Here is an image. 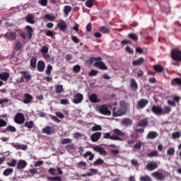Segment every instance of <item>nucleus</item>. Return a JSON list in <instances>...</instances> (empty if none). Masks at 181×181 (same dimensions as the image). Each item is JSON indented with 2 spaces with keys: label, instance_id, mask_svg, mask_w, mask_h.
<instances>
[{
  "label": "nucleus",
  "instance_id": "26",
  "mask_svg": "<svg viewBox=\"0 0 181 181\" xmlns=\"http://www.w3.org/2000/svg\"><path fill=\"white\" fill-rule=\"evenodd\" d=\"M6 132H16V127L8 125L5 130L3 131L4 134H6Z\"/></svg>",
  "mask_w": 181,
  "mask_h": 181
},
{
  "label": "nucleus",
  "instance_id": "49",
  "mask_svg": "<svg viewBox=\"0 0 181 181\" xmlns=\"http://www.w3.org/2000/svg\"><path fill=\"white\" fill-rule=\"evenodd\" d=\"M44 19H47V21H53L56 19V17L51 16L50 14H45L44 16Z\"/></svg>",
  "mask_w": 181,
  "mask_h": 181
},
{
  "label": "nucleus",
  "instance_id": "55",
  "mask_svg": "<svg viewBox=\"0 0 181 181\" xmlns=\"http://www.w3.org/2000/svg\"><path fill=\"white\" fill-rule=\"evenodd\" d=\"M167 153L168 155H169V156H173V155H175V148H168L167 151Z\"/></svg>",
  "mask_w": 181,
  "mask_h": 181
},
{
  "label": "nucleus",
  "instance_id": "37",
  "mask_svg": "<svg viewBox=\"0 0 181 181\" xmlns=\"http://www.w3.org/2000/svg\"><path fill=\"white\" fill-rule=\"evenodd\" d=\"M113 134L117 136H124L125 135V132H123L122 131L118 129H115L113 130Z\"/></svg>",
  "mask_w": 181,
  "mask_h": 181
},
{
  "label": "nucleus",
  "instance_id": "57",
  "mask_svg": "<svg viewBox=\"0 0 181 181\" xmlns=\"http://www.w3.org/2000/svg\"><path fill=\"white\" fill-rule=\"evenodd\" d=\"M89 76L90 77H93V76H97L98 74V71L92 69L88 73Z\"/></svg>",
  "mask_w": 181,
  "mask_h": 181
},
{
  "label": "nucleus",
  "instance_id": "43",
  "mask_svg": "<svg viewBox=\"0 0 181 181\" xmlns=\"http://www.w3.org/2000/svg\"><path fill=\"white\" fill-rule=\"evenodd\" d=\"M100 32H101V33H110V28H108V27L106 26H102L99 28Z\"/></svg>",
  "mask_w": 181,
  "mask_h": 181
},
{
  "label": "nucleus",
  "instance_id": "53",
  "mask_svg": "<svg viewBox=\"0 0 181 181\" xmlns=\"http://www.w3.org/2000/svg\"><path fill=\"white\" fill-rule=\"evenodd\" d=\"M40 52L42 53V54H47V53H49V47L46 46H42Z\"/></svg>",
  "mask_w": 181,
  "mask_h": 181
},
{
  "label": "nucleus",
  "instance_id": "28",
  "mask_svg": "<svg viewBox=\"0 0 181 181\" xmlns=\"http://www.w3.org/2000/svg\"><path fill=\"white\" fill-rule=\"evenodd\" d=\"M145 62V59L143 57L139 58L137 60L132 62V66H141L142 63Z\"/></svg>",
  "mask_w": 181,
  "mask_h": 181
},
{
  "label": "nucleus",
  "instance_id": "18",
  "mask_svg": "<svg viewBox=\"0 0 181 181\" xmlns=\"http://www.w3.org/2000/svg\"><path fill=\"white\" fill-rule=\"evenodd\" d=\"M103 60V58L101 57H90L89 59L86 61V64H88V66H91L93 62H100Z\"/></svg>",
  "mask_w": 181,
  "mask_h": 181
},
{
  "label": "nucleus",
  "instance_id": "51",
  "mask_svg": "<svg viewBox=\"0 0 181 181\" xmlns=\"http://www.w3.org/2000/svg\"><path fill=\"white\" fill-rule=\"evenodd\" d=\"M110 139H112V141H124V139L121 138L119 136H117V134L111 136Z\"/></svg>",
  "mask_w": 181,
  "mask_h": 181
},
{
  "label": "nucleus",
  "instance_id": "2",
  "mask_svg": "<svg viewBox=\"0 0 181 181\" xmlns=\"http://www.w3.org/2000/svg\"><path fill=\"white\" fill-rule=\"evenodd\" d=\"M21 74H22V76H21L20 79L17 81V83H19V84L25 83V78L26 80V83H29V81L32 80V75H30V74H29L27 71H21Z\"/></svg>",
  "mask_w": 181,
  "mask_h": 181
},
{
  "label": "nucleus",
  "instance_id": "44",
  "mask_svg": "<svg viewBox=\"0 0 181 181\" xmlns=\"http://www.w3.org/2000/svg\"><path fill=\"white\" fill-rule=\"evenodd\" d=\"M90 172H88V176H93V175H97L98 173V170L95 168H90Z\"/></svg>",
  "mask_w": 181,
  "mask_h": 181
},
{
  "label": "nucleus",
  "instance_id": "35",
  "mask_svg": "<svg viewBox=\"0 0 181 181\" xmlns=\"http://www.w3.org/2000/svg\"><path fill=\"white\" fill-rule=\"evenodd\" d=\"M158 132H150L147 136V138L148 139H155L156 138H158Z\"/></svg>",
  "mask_w": 181,
  "mask_h": 181
},
{
  "label": "nucleus",
  "instance_id": "6",
  "mask_svg": "<svg viewBox=\"0 0 181 181\" xmlns=\"http://www.w3.org/2000/svg\"><path fill=\"white\" fill-rule=\"evenodd\" d=\"M151 176L156 179V180L163 181L166 178V176L163 174L159 170L157 172H154L151 174Z\"/></svg>",
  "mask_w": 181,
  "mask_h": 181
},
{
  "label": "nucleus",
  "instance_id": "41",
  "mask_svg": "<svg viewBox=\"0 0 181 181\" xmlns=\"http://www.w3.org/2000/svg\"><path fill=\"white\" fill-rule=\"evenodd\" d=\"M140 181H153L152 177H151L149 175H146L144 176H141L139 177Z\"/></svg>",
  "mask_w": 181,
  "mask_h": 181
},
{
  "label": "nucleus",
  "instance_id": "8",
  "mask_svg": "<svg viewBox=\"0 0 181 181\" xmlns=\"http://www.w3.org/2000/svg\"><path fill=\"white\" fill-rule=\"evenodd\" d=\"M148 104H149V100L142 98L140 99L138 102H137V108L138 110L141 109H144L146 107V105H148Z\"/></svg>",
  "mask_w": 181,
  "mask_h": 181
},
{
  "label": "nucleus",
  "instance_id": "25",
  "mask_svg": "<svg viewBox=\"0 0 181 181\" xmlns=\"http://www.w3.org/2000/svg\"><path fill=\"white\" fill-rule=\"evenodd\" d=\"M172 111V107L169 106H164L163 108H162L161 115H166V114H170Z\"/></svg>",
  "mask_w": 181,
  "mask_h": 181
},
{
  "label": "nucleus",
  "instance_id": "48",
  "mask_svg": "<svg viewBox=\"0 0 181 181\" xmlns=\"http://www.w3.org/2000/svg\"><path fill=\"white\" fill-rule=\"evenodd\" d=\"M71 142H73V140H71V139L68 138V139H63L61 141V144L62 145H66L67 144H71Z\"/></svg>",
  "mask_w": 181,
  "mask_h": 181
},
{
  "label": "nucleus",
  "instance_id": "61",
  "mask_svg": "<svg viewBox=\"0 0 181 181\" xmlns=\"http://www.w3.org/2000/svg\"><path fill=\"white\" fill-rule=\"evenodd\" d=\"M101 129H103V128L100 125H95L92 127V131H94V132L101 131Z\"/></svg>",
  "mask_w": 181,
  "mask_h": 181
},
{
  "label": "nucleus",
  "instance_id": "47",
  "mask_svg": "<svg viewBox=\"0 0 181 181\" xmlns=\"http://www.w3.org/2000/svg\"><path fill=\"white\" fill-rule=\"evenodd\" d=\"M129 37L132 39V40H134V42H138V35L134 33H130L129 34Z\"/></svg>",
  "mask_w": 181,
  "mask_h": 181
},
{
  "label": "nucleus",
  "instance_id": "32",
  "mask_svg": "<svg viewBox=\"0 0 181 181\" xmlns=\"http://www.w3.org/2000/svg\"><path fill=\"white\" fill-rule=\"evenodd\" d=\"M122 124L125 125L126 127H129L130 125H132V120L129 118H125L122 120Z\"/></svg>",
  "mask_w": 181,
  "mask_h": 181
},
{
  "label": "nucleus",
  "instance_id": "31",
  "mask_svg": "<svg viewBox=\"0 0 181 181\" xmlns=\"http://www.w3.org/2000/svg\"><path fill=\"white\" fill-rule=\"evenodd\" d=\"M35 16L32 14H28L26 17V21L28 23H31V25L35 24Z\"/></svg>",
  "mask_w": 181,
  "mask_h": 181
},
{
  "label": "nucleus",
  "instance_id": "58",
  "mask_svg": "<svg viewBox=\"0 0 181 181\" xmlns=\"http://www.w3.org/2000/svg\"><path fill=\"white\" fill-rule=\"evenodd\" d=\"M8 166H11L12 168H15L16 166V160L13 159L11 162L7 163Z\"/></svg>",
  "mask_w": 181,
  "mask_h": 181
},
{
  "label": "nucleus",
  "instance_id": "50",
  "mask_svg": "<svg viewBox=\"0 0 181 181\" xmlns=\"http://www.w3.org/2000/svg\"><path fill=\"white\" fill-rule=\"evenodd\" d=\"M86 6H87V8L94 6V0H87L86 2Z\"/></svg>",
  "mask_w": 181,
  "mask_h": 181
},
{
  "label": "nucleus",
  "instance_id": "21",
  "mask_svg": "<svg viewBox=\"0 0 181 181\" xmlns=\"http://www.w3.org/2000/svg\"><path fill=\"white\" fill-rule=\"evenodd\" d=\"M32 100H33V96L29 93H25L24 94V100L23 103L24 104H30L32 103Z\"/></svg>",
  "mask_w": 181,
  "mask_h": 181
},
{
  "label": "nucleus",
  "instance_id": "30",
  "mask_svg": "<svg viewBox=\"0 0 181 181\" xmlns=\"http://www.w3.org/2000/svg\"><path fill=\"white\" fill-rule=\"evenodd\" d=\"M9 73L3 72L0 74V80H3V81H8V78H9Z\"/></svg>",
  "mask_w": 181,
  "mask_h": 181
},
{
  "label": "nucleus",
  "instance_id": "7",
  "mask_svg": "<svg viewBox=\"0 0 181 181\" xmlns=\"http://www.w3.org/2000/svg\"><path fill=\"white\" fill-rule=\"evenodd\" d=\"M16 124H22L25 122V116L22 113H17L14 117Z\"/></svg>",
  "mask_w": 181,
  "mask_h": 181
},
{
  "label": "nucleus",
  "instance_id": "60",
  "mask_svg": "<svg viewBox=\"0 0 181 181\" xmlns=\"http://www.w3.org/2000/svg\"><path fill=\"white\" fill-rule=\"evenodd\" d=\"M11 145L13 148H16V149H22V145L18 143H12Z\"/></svg>",
  "mask_w": 181,
  "mask_h": 181
},
{
  "label": "nucleus",
  "instance_id": "34",
  "mask_svg": "<svg viewBox=\"0 0 181 181\" xmlns=\"http://www.w3.org/2000/svg\"><path fill=\"white\" fill-rule=\"evenodd\" d=\"M36 63H37V58L33 57L30 61V66H31L33 69H36Z\"/></svg>",
  "mask_w": 181,
  "mask_h": 181
},
{
  "label": "nucleus",
  "instance_id": "45",
  "mask_svg": "<svg viewBox=\"0 0 181 181\" xmlns=\"http://www.w3.org/2000/svg\"><path fill=\"white\" fill-rule=\"evenodd\" d=\"M148 158H156L158 156V153L156 151H153L147 154Z\"/></svg>",
  "mask_w": 181,
  "mask_h": 181
},
{
  "label": "nucleus",
  "instance_id": "39",
  "mask_svg": "<svg viewBox=\"0 0 181 181\" xmlns=\"http://www.w3.org/2000/svg\"><path fill=\"white\" fill-rule=\"evenodd\" d=\"M63 92V85H59L57 84L55 85V93H57V94H60V93Z\"/></svg>",
  "mask_w": 181,
  "mask_h": 181
},
{
  "label": "nucleus",
  "instance_id": "56",
  "mask_svg": "<svg viewBox=\"0 0 181 181\" xmlns=\"http://www.w3.org/2000/svg\"><path fill=\"white\" fill-rule=\"evenodd\" d=\"M73 70L74 73H80V70H81V66H80V65H75L73 67Z\"/></svg>",
  "mask_w": 181,
  "mask_h": 181
},
{
  "label": "nucleus",
  "instance_id": "14",
  "mask_svg": "<svg viewBox=\"0 0 181 181\" xmlns=\"http://www.w3.org/2000/svg\"><path fill=\"white\" fill-rule=\"evenodd\" d=\"M93 151H95V152H98L100 155H103V156H106L107 155V151L100 146L93 147Z\"/></svg>",
  "mask_w": 181,
  "mask_h": 181
},
{
  "label": "nucleus",
  "instance_id": "63",
  "mask_svg": "<svg viewBox=\"0 0 181 181\" xmlns=\"http://www.w3.org/2000/svg\"><path fill=\"white\" fill-rule=\"evenodd\" d=\"M125 50L129 54H134V49H132V48H131L130 47H126Z\"/></svg>",
  "mask_w": 181,
  "mask_h": 181
},
{
  "label": "nucleus",
  "instance_id": "10",
  "mask_svg": "<svg viewBox=\"0 0 181 181\" xmlns=\"http://www.w3.org/2000/svg\"><path fill=\"white\" fill-rule=\"evenodd\" d=\"M84 99V96L81 93H76L74 96V100H72L74 104H80L83 102V100Z\"/></svg>",
  "mask_w": 181,
  "mask_h": 181
},
{
  "label": "nucleus",
  "instance_id": "16",
  "mask_svg": "<svg viewBox=\"0 0 181 181\" xmlns=\"http://www.w3.org/2000/svg\"><path fill=\"white\" fill-rule=\"evenodd\" d=\"M28 166V163L25 160H20L17 163V170H22Z\"/></svg>",
  "mask_w": 181,
  "mask_h": 181
},
{
  "label": "nucleus",
  "instance_id": "29",
  "mask_svg": "<svg viewBox=\"0 0 181 181\" xmlns=\"http://www.w3.org/2000/svg\"><path fill=\"white\" fill-rule=\"evenodd\" d=\"M171 86H181V78H175L171 81Z\"/></svg>",
  "mask_w": 181,
  "mask_h": 181
},
{
  "label": "nucleus",
  "instance_id": "24",
  "mask_svg": "<svg viewBox=\"0 0 181 181\" xmlns=\"http://www.w3.org/2000/svg\"><path fill=\"white\" fill-rule=\"evenodd\" d=\"M153 70H155L156 73H163L165 69L160 64H155L153 66Z\"/></svg>",
  "mask_w": 181,
  "mask_h": 181
},
{
  "label": "nucleus",
  "instance_id": "62",
  "mask_svg": "<svg viewBox=\"0 0 181 181\" xmlns=\"http://www.w3.org/2000/svg\"><path fill=\"white\" fill-rule=\"evenodd\" d=\"M134 149H141L142 148V142L139 141L134 145Z\"/></svg>",
  "mask_w": 181,
  "mask_h": 181
},
{
  "label": "nucleus",
  "instance_id": "40",
  "mask_svg": "<svg viewBox=\"0 0 181 181\" xmlns=\"http://www.w3.org/2000/svg\"><path fill=\"white\" fill-rule=\"evenodd\" d=\"M13 173V168H6L4 173V176H9V175H12Z\"/></svg>",
  "mask_w": 181,
  "mask_h": 181
},
{
  "label": "nucleus",
  "instance_id": "42",
  "mask_svg": "<svg viewBox=\"0 0 181 181\" xmlns=\"http://www.w3.org/2000/svg\"><path fill=\"white\" fill-rule=\"evenodd\" d=\"M78 168H81V169L86 170V169H87V163L84 161H80L78 163Z\"/></svg>",
  "mask_w": 181,
  "mask_h": 181
},
{
  "label": "nucleus",
  "instance_id": "5",
  "mask_svg": "<svg viewBox=\"0 0 181 181\" xmlns=\"http://www.w3.org/2000/svg\"><path fill=\"white\" fill-rule=\"evenodd\" d=\"M99 111L103 115H111V110L108 109L107 105H101L99 107Z\"/></svg>",
  "mask_w": 181,
  "mask_h": 181
},
{
  "label": "nucleus",
  "instance_id": "3",
  "mask_svg": "<svg viewBox=\"0 0 181 181\" xmlns=\"http://www.w3.org/2000/svg\"><path fill=\"white\" fill-rule=\"evenodd\" d=\"M25 29L27 32L21 33V37H22V39H25L27 37L28 40H30V39L32 38V36H33V28H32L30 25H27L25 27Z\"/></svg>",
  "mask_w": 181,
  "mask_h": 181
},
{
  "label": "nucleus",
  "instance_id": "15",
  "mask_svg": "<svg viewBox=\"0 0 181 181\" xmlns=\"http://www.w3.org/2000/svg\"><path fill=\"white\" fill-rule=\"evenodd\" d=\"M4 37L7 40H16V33L11 31L5 34Z\"/></svg>",
  "mask_w": 181,
  "mask_h": 181
},
{
  "label": "nucleus",
  "instance_id": "36",
  "mask_svg": "<svg viewBox=\"0 0 181 181\" xmlns=\"http://www.w3.org/2000/svg\"><path fill=\"white\" fill-rule=\"evenodd\" d=\"M24 127H25V128H28V129H32V128L35 127V124L33 123V121H27L25 122Z\"/></svg>",
  "mask_w": 181,
  "mask_h": 181
},
{
  "label": "nucleus",
  "instance_id": "11",
  "mask_svg": "<svg viewBox=\"0 0 181 181\" xmlns=\"http://www.w3.org/2000/svg\"><path fill=\"white\" fill-rule=\"evenodd\" d=\"M146 169L150 171L155 170V169H158V163L155 161H151L146 165Z\"/></svg>",
  "mask_w": 181,
  "mask_h": 181
},
{
  "label": "nucleus",
  "instance_id": "4",
  "mask_svg": "<svg viewBox=\"0 0 181 181\" xmlns=\"http://www.w3.org/2000/svg\"><path fill=\"white\" fill-rule=\"evenodd\" d=\"M171 58L175 62H181V50L177 48L173 49L171 51Z\"/></svg>",
  "mask_w": 181,
  "mask_h": 181
},
{
  "label": "nucleus",
  "instance_id": "22",
  "mask_svg": "<svg viewBox=\"0 0 181 181\" xmlns=\"http://www.w3.org/2000/svg\"><path fill=\"white\" fill-rule=\"evenodd\" d=\"M89 100L90 103H93L97 104V103H100V100L98 99V96L95 93H93L89 96Z\"/></svg>",
  "mask_w": 181,
  "mask_h": 181
},
{
  "label": "nucleus",
  "instance_id": "27",
  "mask_svg": "<svg viewBox=\"0 0 181 181\" xmlns=\"http://www.w3.org/2000/svg\"><path fill=\"white\" fill-rule=\"evenodd\" d=\"M130 87L132 90H134V91H136V90H138V83H136V81H135V78L131 79Z\"/></svg>",
  "mask_w": 181,
  "mask_h": 181
},
{
  "label": "nucleus",
  "instance_id": "9",
  "mask_svg": "<svg viewBox=\"0 0 181 181\" xmlns=\"http://www.w3.org/2000/svg\"><path fill=\"white\" fill-rule=\"evenodd\" d=\"M94 67H97L98 69H100V70H107L108 66L105 65V64L103 61H96L93 64Z\"/></svg>",
  "mask_w": 181,
  "mask_h": 181
},
{
  "label": "nucleus",
  "instance_id": "54",
  "mask_svg": "<svg viewBox=\"0 0 181 181\" xmlns=\"http://www.w3.org/2000/svg\"><path fill=\"white\" fill-rule=\"evenodd\" d=\"M16 52L22 50V44L19 41H17L16 43Z\"/></svg>",
  "mask_w": 181,
  "mask_h": 181
},
{
  "label": "nucleus",
  "instance_id": "52",
  "mask_svg": "<svg viewBox=\"0 0 181 181\" xmlns=\"http://www.w3.org/2000/svg\"><path fill=\"white\" fill-rule=\"evenodd\" d=\"M180 136H181L180 132H175L173 133V134H172V138L173 139H179V138H180Z\"/></svg>",
  "mask_w": 181,
  "mask_h": 181
},
{
  "label": "nucleus",
  "instance_id": "23",
  "mask_svg": "<svg viewBox=\"0 0 181 181\" xmlns=\"http://www.w3.org/2000/svg\"><path fill=\"white\" fill-rule=\"evenodd\" d=\"M95 157V155H94V153H93V152L91 151H86V153L83 154V158H85L86 159L88 158V160H89L90 162H91V160H93Z\"/></svg>",
  "mask_w": 181,
  "mask_h": 181
},
{
  "label": "nucleus",
  "instance_id": "20",
  "mask_svg": "<svg viewBox=\"0 0 181 181\" xmlns=\"http://www.w3.org/2000/svg\"><path fill=\"white\" fill-rule=\"evenodd\" d=\"M100 138H101V132H95L92 134V135L90 136V140L92 141V142H98Z\"/></svg>",
  "mask_w": 181,
  "mask_h": 181
},
{
  "label": "nucleus",
  "instance_id": "33",
  "mask_svg": "<svg viewBox=\"0 0 181 181\" xmlns=\"http://www.w3.org/2000/svg\"><path fill=\"white\" fill-rule=\"evenodd\" d=\"M148 122H149L148 121V119L146 118V119H143L140 120L137 123V125L139 127H146L148 125Z\"/></svg>",
  "mask_w": 181,
  "mask_h": 181
},
{
  "label": "nucleus",
  "instance_id": "1",
  "mask_svg": "<svg viewBox=\"0 0 181 181\" xmlns=\"http://www.w3.org/2000/svg\"><path fill=\"white\" fill-rule=\"evenodd\" d=\"M122 104H124V101H120V107L117 110L116 107H113L112 108V115L113 117H121V115H124L127 111V108L125 106H123Z\"/></svg>",
  "mask_w": 181,
  "mask_h": 181
},
{
  "label": "nucleus",
  "instance_id": "59",
  "mask_svg": "<svg viewBox=\"0 0 181 181\" xmlns=\"http://www.w3.org/2000/svg\"><path fill=\"white\" fill-rule=\"evenodd\" d=\"M71 39L74 43H76V44L80 43V40L75 35H72L71 37Z\"/></svg>",
  "mask_w": 181,
  "mask_h": 181
},
{
  "label": "nucleus",
  "instance_id": "12",
  "mask_svg": "<svg viewBox=\"0 0 181 181\" xmlns=\"http://www.w3.org/2000/svg\"><path fill=\"white\" fill-rule=\"evenodd\" d=\"M151 111L153 114H156V115H162V107L159 105H154L151 107Z\"/></svg>",
  "mask_w": 181,
  "mask_h": 181
},
{
  "label": "nucleus",
  "instance_id": "38",
  "mask_svg": "<svg viewBox=\"0 0 181 181\" xmlns=\"http://www.w3.org/2000/svg\"><path fill=\"white\" fill-rule=\"evenodd\" d=\"M71 12V6H65L64 8V13L65 16H69V13Z\"/></svg>",
  "mask_w": 181,
  "mask_h": 181
},
{
  "label": "nucleus",
  "instance_id": "19",
  "mask_svg": "<svg viewBox=\"0 0 181 181\" xmlns=\"http://www.w3.org/2000/svg\"><path fill=\"white\" fill-rule=\"evenodd\" d=\"M45 67H46V64L43 61H38L37 65V71H40V73L45 71Z\"/></svg>",
  "mask_w": 181,
  "mask_h": 181
},
{
  "label": "nucleus",
  "instance_id": "64",
  "mask_svg": "<svg viewBox=\"0 0 181 181\" xmlns=\"http://www.w3.org/2000/svg\"><path fill=\"white\" fill-rule=\"evenodd\" d=\"M39 3L41 6H47V0H40Z\"/></svg>",
  "mask_w": 181,
  "mask_h": 181
},
{
  "label": "nucleus",
  "instance_id": "17",
  "mask_svg": "<svg viewBox=\"0 0 181 181\" xmlns=\"http://www.w3.org/2000/svg\"><path fill=\"white\" fill-rule=\"evenodd\" d=\"M42 132L47 135H52V134H54V129L50 126H47L42 129Z\"/></svg>",
  "mask_w": 181,
  "mask_h": 181
},
{
  "label": "nucleus",
  "instance_id": "13",
  "mask_svg": "<svg viewBox=\"0 0 181 181\" xmlns=\"http://www.w3.org/2000/svg\"><path fill=\"white\" fill-rule=\"evenodd\" d=\"M57 26L62 32H66L67 30V23L64 20H60Z\"/></svg>",
  "mask_w": 181,
  "mask_h": 181
},
{
  "label": "nucleus",
  "instance_id": "46",
  "mask_svg": "<svg viewBox=\"0 0 181 181\" xmlns=\"http://www.w3.org/2000/svg\"><path fill=\"white\" fill-rule=\"evenodd\" d=\"M101 165H104V160L101 158L97 159L94 163H93V166H100Z\"/></svg>",
  "mask_w": 181,
  "mask_h": 181
}]
</instances>
